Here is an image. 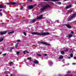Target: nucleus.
<instances>
[{"mask_svg":"<svg viewBox=\"0 0 76 76\" xmlns=\"http://www.w3.org/2000/svg\"><path fill=\"white\" fill-rule=\"evenodd\" d=\"M6 33H7V31H5L3 32H1L0 34H1V35H4V34H6Z\"/></svg>","mask_w":76,"mask_h":76,"instance_id":"obj_9","label":"nucleus"},{"mask_svg":"<svg viewBox=\"0 0 76 76\" xmlns=\"http://www.w3.org/2000/svg\"><path fill=\"white\" fill-rule=\"evenodd\" d=\"M74 51H75V50H74Z\"/></svg>","mask_w":76,"mask_h":76,"instance_id":"obj_57","label":"nucleus"},{"mask_svg":"<svg viewBox=\"0 0 76 76\" xmlns=\"http://www.w3.org/2000/svg\"><path fill=\"white\" fill-rule=\"evenodd\" d=\"M76 16V14L75 13L73 14L71 16H69V18L68 20V21H69L70 20H71L73 18H75Z\"/></svg>","mask_w":76,"mask_h":76,"instance_id":"obj_3","label":"nucleus"},{"mask_svg":"<svg viewBox=\"0 0 76 76\" xmlns=\"http://www.w3.org/2000/svg\"><path fill=\"white\" fill-rule=\"evenodd\" d=\"M37 55L39 57H41V55L40 54H37Z\"/></svg>","mask_w":76,"mask_h":76,"instance_id":"obj_27","label":"nucleus"},{"mask_svg":"<svg viewBox=\"0 0 76 76\" xmlns=\"http://www.w3.org/2000/svg\"><path fill=\"white\" fill-rule=\"evenodd\" d=\"M7 72H8V73H10V72H9L8 71Z\"/></svg>","mask_w":76,"mask_h":76,"instance_id":"obj_49","label":"nucleus"},{"mask_svg":"<svg viewBox=\"0 0 76 76\" xmlns=\"http://www.w3.org/2000/svg\"><path fill=\"white\" fill-rule=\"evenodd\" d=\"M69 51V49H66V50H64V51Z\"/></svg>","mask_w":76,"mask_h":76,"instance_id":"obj_21","label":"nucleus"},{"mask_svg":"<svg viewBox=\"0 0 76 76\" xmlns=\"http://www.w3.org/2000/svg\"><path fill=\"white\" fill-rule=\"evenodd\" d=\"M5 76H8V75H6Z\"/></svg>","mask_w":76,"mask_h":76,"instance_id":"obj_54","label":"nucleus"},{"mask_svg":"<svg viewBox=\"0 0 76 76\" xmlns=\"http://www.w3.org/2000/svg\"><path fill=\"white\" fill-rule=\"evenodd\" d=\"M50 0H51V1H58L59 0H45V1H49Z\"/></svg>","mask_w":76,"mask_h":76,"instance_id":"obj_13","label":"nucleus"},{"mask_svg":"<svg viewBox=\"0 0 76 76\" xmlns=\"http://www.w3.org/2000/svg\"><path fill=\"white\" fill-rule=\"evenodd\" d=\"M43 55V56H47V54H44Z\"/></svg>","mask_w":76,"mask_h":76,"instance_id":"obj_35","label":"nucleus"},{"mask_svg":"<svg viewBox=\"0 0 76 76\" xmlns=\"http://www.w3.org/2000/svg\"><path fill=\"white\" fill-rule=\"evenodd\" d=\"M10 49H12V50H13V48L12 47Z\"/></svg>","mask_w":76,"mask_h":76,"instance_id":"obj_44","label":"nucleus"},{"mask_svg":"<svg viewBox=\"0 0 76 76\" xmlns=\"http://www.w3.org/2000/svg\"><path fill=\"white\" fill-rule=\"evenodd\" d=\"M49 5L47 4L45 5H44L43 6V8L41 9V11L40 12L41 13L42 12L45 10L47 9L48 7H49Z\"/></svg>","mask_w":76,"mask_h":76,"instance_id":"obj_2","label":"nucleus"},{"mask_svg":"<svg viewBox=\"0 0 76 76\" xmlns=\"http://www.w3.org/2000/svg\"><path fill=\"white\" fill-rule=\"evenodd\" d=\"M31 34L33 35H37L44 36L50 35V33L48 32H43L42 33H39V32L37 33V32H32L31 33Z\"/></svg>","mask_w":76,"mask_h":76,"instance_id":"obj_1","label":"nucleus"},{"mask_svg":"<svg viewBox=\"0 0 76 76\" xmlns=\"http://www.w3.org/2000/svg\"><path fill=\"white\" fill-rule=\"evenodd\" d=\"M32 1V0H29V1L31 2Z\"/></svg>","mask_w":76,"mask_h":76,"instance_id":"obj_43","label":"nucleus"},{"mask_svg":"<svg viewBox=\"0 0 76 76\" xmlns=\"http://www.w3.org/2000/svg\"><path fill=\"white\" fill-rule=\"evenodd\" d=\"M27 59H28V60H31V57L28 58Z\"/></svg>","mask_w":76,"mask_h":76,"instance_id":"obj_32","label":"nucleus"},{"mask_svg":"<svg viewBox=\"0 0 76 76\" xmlns=\"http://www.w3.org/2000/svg\"><path fill=\"white\" fill-rule=\"evenodd\" d=\"M0 16H2V13H0Z\"/></svg>","mask_w":76,"mask_h":76,"instance_id":"obj_39","label":"nucleus"},{"mask_svg":"<svg viewBox=\"0 0 76 76\" xmlns=\"http://www.w3.org/2000/svg\"><path fill=\"white\" fill-rule=\"evenodd\" d=\"M67 73H70V71H68L67 72Z\"/></svg>","mask_w":76,"mask_h":76,"instance_id":"obj_42","label":"nucleus"},{"mask_svg":"<svg viewBox=\"0 0 76 76\" xmlns=\"http://www.w3.org/2000/svg\"><path fill=\"white\" fill-rule=\"evenodd\" d=\"M3 56H6V53H4L3 54Z\"/></svg>","mask_w":76,"mask_h":76,"instance_id":"obj_33","label":"nucleus"},{"mask_svg":"<svg viewBox=\"0 0 76 76\" xmlns=\"http://www.w3.org/2000/svg\"><path fill=\"white\" fill-rule=\"evenodd\" d=\"M3 41V39L2 38L0 39V42H1V41Z\"/></svg>","mask_w":76,"mask_h":76,"instance_id":"obj_25","label":"nucleus"},{"mask_svg":"<svg viewBox=\"0 0 76 76\" xmlns=\"http://www.w3.org/2000/svg\"><path fill=\"white\" fill-rule=\"evenodd\" d=\"M17 3L15 2H9V3H6L5 4H7L8 5H9L11 4V5H16V4Z\"/></svg>","mask_w":76,"mask_h":76,"instance_id":"obj_5","label":"nucleus"},{"mask_svg":"<svg viewBox=\"0 0 76 76\" xmlns=\"http://www.w3.org/2000/svg\"><path fill=\"white\" fill-rule=\"evenodd\" d=\"M10 76H15V75L12 74H10Z\"/></svg>","mask_w":76,"mask_h":76,"instance_id":"obj_24","label":"nucleus"},{"mask_svg":"<svg viewBox=\"0 0 76 76\" xmlns=\"http://www.w3.org/2000/svg\"><path fill=\"white\" fill-rule=\"evenodd\" d=\"M15 3H17V4H15V5H16V4H20V3H18V2H16Z\"/></svg>","mask_w":76,"mask_h":76,"instance_id":"obj_29","label":"nucleus"},{"mask_svg":"<svg viewBox=\"0 0 76 76\" xmlns=\"http://www.w3.org/2000/svg\"><path fill=\"white\" fill-rule=\"evenodd\" d=\"M59 76H60V75H61L59 74Z\"/></svg>","mask_w":76,"mask_h":76,"instance_id":"obj_52","label":"nucleus"},{"mask_svg":"<svg viewBox=\"0 0 76 76\" xmlns=\"http://www.w3.org/2000/svg\"><path fill=\"white\" fill-rule=\"evenodd\" d=\"M23 54H29V52L27 50H25L23 52Z\"/></svg>","mask_w":76,"mask_h":76,"instance_id":"obj_12","label":"nucleus"},{"mask_svg":"<svg viewBox=\"0 0 76 76\" xmlns=\"http://www.w3.org/2000/svg\"><path fill=\"white\" fill-rule=\"evenodd\" d=\"M6 6L5 5H3L2 4H0V8L3 9V8H5Z\"/></svg>","mask_w":76,"mask_h":76,"instance_id":"obj_8","label":"nucleus"},{"mask_svg":"<svg viewBox=\"0 0 76 76\" xmlns=\"http://www.w3.org/2000/svg\"><path fill=\"white\" fill-rule=\"evenodd\" d=\"M19 53H20V52L19 51H18L17 52V54H19Z\"/></svg>","mask_w":76,"mask_h":76,"instance_id":"obj_31","label":"nucleus"},{"mask_svg":"<svg viewBox=\"0 0 76 76\" xmlns=\"http://www.w3.org/2000/svg\"><path fill=\"white\" fill-rule=\"evenodd\" d=\"M9 64H10V65H13V63L12 62H11L10 63H9Z\"/></svg>","mask_w":76,"mask_h":76,"instance_id":"obj_18","label":"nucleus"},{"mask_svg":"<svg viewBox=\"0 0 76 76\" xmlns=\"http://www.w3.org/2000/svg\"><path fill=\"white\" fill-rule=\"evenodd\" d=\"M69 38H71L73 37V35L72 34H70L68 35Z\"/></svg>","mask_w":76,"mask_h":76,"instance_id":"obj_15","label":"nucleus"},{"mask_svg":"<svg viewBox=\"0 0 76 76\" xmlns=\"http://www.w3.org/2000/svg\"><path fill=\"white\" fill-rule=\"evenodd\" d=\"M1 54V53L0 52V54Z\"/></svg>","mask_w":76,"mask_h":76,"instance_id":"obj_53","label":"nucleus"},{"mask_svg":"<svg viewBox=\"0 0 76 76\" xmlns=\"http://www.w3.org/2000/svg\"><path fill=\"white\" fill-rule=\"evenodd\" d=\"M34 8V6L32 5H30L28 6V9L29 10H30V9H33Z\"/></svg>","mask_w":76,"mask_h":76,"instance_id":"obj_10","label":"nucleus"},{"mask_svg":"<svg viewBox=\"0 0 76 76\" xmlns=\"http://www.w3.org/2000/svg\"><path fill=\"white\" fill-rule=\"evenodd\" d=\"M28 1H29V0H27Z\"/></svg>","mask_w":76,"mask_h":76,"instance_id":"obj_51","label":"nucleus"},{"mask_svg":"<svg viewBox=\"0 0 76 76\" xmlns=\"http://www.w3.org/2000/svg\"><path fill=\"white\" fill-rule=\"evenodd\" d=\"M12 49H10V51H12Z\"/></svg>","mask_w":76,"mask_h":76,"instance_id":"obj_46","label":"nucleus"},{"mask_svg":"<svg viewBox=\"0 0 76 76\" xmlns=\"http://www.w3.org/2000/svg\"><path fill=\"white\" fill-rule=\"evenodd\" d=\"M72 64H73V65H75V64H76L75 63H73Z\"/></svg>","mask_w":76,"mask_h":76,"instance_id":"obj_37","label":"nucleus"},{"mask_svg":"<svg viewBox=\"0 0 76 76\" xmlns=\"http://www.w3.org/2000/svg\"><path fill=\"white\" fill-rule=\"evenodd\" d=\"M1 11H2V10H0V12H1Z\"/></svg>","mask_w":76,"mask_h":76,"instance_id":"obj_47","label":"nucleus"},{"mask_svg":"<svg viewBox=\"0 0 76 76\" xmlns=\"http://www.w3.org/2000/svg\"><path fill=\"white\" fill-rule=\"evenodd\" d=\"M57 22H58H58H59V20H56Z\"/></svg>","mask_w":76,"mask_h":76,"instance_id":"obj_41","label":"nucleus"},{"mask_svg":"<svg viewBox=\"0 0 76 76\" xmlns=\"http://www.w3.org/2000/svg\"><path fill=\"white\" fill-rule=\"evenodd\" d=\"M73 50V49H71L70 50Z\"/></svg>","mask_w":76,"mask_h":76,"instance_id":"obj_50","label":"nucleus"},{"mask_svg":"<svg viewBox=\"0 0 76 76\" xmlns=\"http://www.w3.org/2000/svg\"><path fill=\"white\" fill-rule=\"evenodd\" d=\"M66 26L67 28H72V27L70 25V24H66V25H63V26Z\"/></svg>","mask_w":76,"mask_h":76,"instance_id":"obj_7","label":"nucleus"},{"mask_svg":"<svg viewBox=\"0 0 76 76\" xmlns=\"http://www.w3.org/2000/svg\"><path fill=\"white\" fill-rule=\"evenodd\" d=\"M42 15H41L40 17H39L37 18V19H33L31 21V23H34V22H35L36 20V19H42Z\"/></svg>","mask_w":76,"mask_h":76,"instance_id":"obj_4","label":"nucleus"},{"mask_svg":"<svg viewBox=\"0 0 76 76\" xmlns=\"http://www.w3.org/2000/svg\"><path fill=\"white\" fill-rule=\"evenodd\" d=\"M15 43H16V42H15Z\"/></svg>","mask_w":76,"mask_h":76,"instance_id":"obj_58","label":"nucleus"},{"mask_svg":"<svg viewBox=\"0 0 76 76\" xmlns=\"http://www.w3.org/2000/svg\"><path fill=\"white\" fill-rule=\"evenodd\" d=\"M75 4H76V2L75 3Z\"/></svg>","mask_w":76,"mask_h":76,"instance_id":"obj_55","label":"nucleus"},{"mask_svg":"<svg viewBox=\"0 0 76 76\" xmlns=\"http://www.w3.org/2000/svg\"><path fill=\"white\" fill-rule=\"evenodd\" d=\"M57 4H61V3L60 2H58L57 3Z\"/></svg>","mask_w":76,"mask_h":76,"instance_id":"obj_28","label":"nucleus"},{"mask_svg":"<svg viewBox=\"0 0 76 76\" xmlns=\"http://www.w3.org/2000/svg\"><path fill=\"white\" fill-rule=\"evenodd\" d=\"M73 55L72 53H71L70 55L71 57H73Z\"/></svg>","mask_w":76,"mask_h":76,"instance_id":"obj_26","label":"nucleus"},{"mask_svg":"<svg viewBox=\"0 0 76 76\" xmlns=\"http://www.w3.org/2000/svg\"><path fill=\"white\" fill-rule=\"evenodd\" d=\"M72 7V5L71 4H69V6H66V9H69V8H70Z\"/></svg>","mask_w":76,"mask_h":76,"instance_id":"obj_11","label":"nucleus"},{"mask_svg":"<svg viewBox=\"0 0 76 76\" xmlns=\"http://www.w3.org/2000/svg\"><path fill=\"white\" fill-rule=\"evenodd\" d=\"M14 32H15L14 31H12L11 32H9L8 33V34H9V35L11 34H13V33H14Z\"/></svg>","mask_w":76,"mask_h":76,"instance_id":"obj_16","label":"nucleus"},{"mask_svg":"<svg viewBox=\"0 0 76 76\" xmlns=\"http://www.w3.org/2000/svg\"><path fill=\"white\" fill-rule=\"evenodd\" d=\"M72 11H72V10H68V12H69V13H71L72 12Z\"/></svg>","mask_w":76,"mask_h":76,"instance_id":"obj_22","label":"nucleus"},{"mask_svg":"<svg viewBox=\"0 0 76 76\" xmlns=\"http://www.w3.org/2000/svg\"><path fill=\"white\" fill-rule=\"evenodd\" d=\"M34 63H35L36 64H38V63H39V61H38L37 60L34 61Z\"/></svg>","mask_w":76,"mask_h":76,"instance_id":"obj_14","label":"nucleus"},{"mask_svg":"<svg viewBox=\"0 0 76 76\" xmlns=\"http://www.w3.org/2000/svg\"><path fill=\"white\" fill-rule=\"evenodd\" d=\"M17 42H20V39H18L17 40Z\"/></svg>","mask_w":76,"mask_h":76,"instance_id":"obj_30","label":"nucleus"},{"mask_svg":"<svg viewBox=\"0 0 76 76\" xmlns=\"http://www.w3.org/2000/svg\"><path fill=\"white\" fill-rule=\"evenodd\" d=\"M51 64H53V62H49Z\"/></svg>","mask_w":76,"mask_h":76,"instance_id":"obj_40","label":"nucleus"},{"mask_svg":"<svg viewBox=\"0 0 76 76\" xmlns=\"http://www.w3.org/2000/svg\"><path fill=\"white\" fill-rule=\"evenodd\" d=\"M40 42L41 44H45V45H47L48 46L50 45V44H48V43L45 42Z\"/></svg>","mask_w":76,"mask_h":76,"instance_id":"obj_6","label":"nucleus"},{"mask_svg":"<svg viewBox=\"0 0 76 76\" xmlns=\"http://www.w3.org/2000/svg\"><path fill=\"white\" fill-rule=\"evenodd\" d=\"M59 58L60 59H62V58H63V56H59Z\"/></svg>","mask_w":76,"mask_h":76,"instance_id":"obj_19","label":"nucleus"},{"mask_svg":"<svg viewBox=\"0 0 76 76\" xmlns=\"http://www.w3.org/2000/svg\"><path fill=\"white\" fill-rule=\"evenodd\" d=\"M19 45V43H16L15 45V47L16 48H17L18 47V46Z\"/></svg>","mask_w":76,"mask_h":76,"instance_id":"obj_17","label":"nucleus"},{"mask_svg":"<svg viewBox=\"0 0 76 76\" xmlns=\"http://www.w3.org/2000/svg\"><path fill=\"white\" fill-rule=\"evenodd\" d=\"M71 33L72 34H73V33H74V32H73V31H71Z\"/></svg>","mask_w":76,"mask_h":76,"instance_id":"obj_34","label":"nucleus"},{"mask_svg":"<svg viewBox=\"0 0 76 76\" xmlns=\"http://www.w3.org/2000/svg\"><path fill=\"white\" fill-rule=\"evenodd\" d=\"M23 34L24 35H25V36H26V32H23Z\"/></svg>","mask_w":76,"mask_h":76,"instance_id":"obj_23","label":"nucleus"},{"mask_svg":"<svg viewBox=\"0 0 76 76\" xmlns=\"http://www.w3.org/2000/svg\"><path fill=\"white\" fill-rule=\"evenodd\" d=\"M23 7H20V10H22V9H23Z\"/></svg>","mask_w":76,"mask_h":76,"instance_id":"obj_36","label":"nucleus"},{"mask_svg":"<svg viewBox=\"0 0 76 76\" xmlns=\"http://www.w3.org/2000/svg\"><path fill=\"white\" fill-rule=\"evenodd\" d=\"M68 0H64V1H67Z\"/></svg>","mask_w":76,"mask_h":76,"instance_id":"obj_48","label":"nucleus"},{"mask_svg":"<svg viewBox=\"0 0 76 76\" xmlns=\"http://www.w3.org/2000/svg\"><path fill=\"white\" fill-rule=\"evenodd\" d=\"M61 54H64V51H61Z\"/></svg>","mask_w":76,"mask_h":76,"instance_id":"obj_20","label":"nucleus"},{"mask_svg":"<svg viewBox=\"0 0 76 76\" xmlns=\"http://www.w3.org/2000/svg\"><path fill=\"white\" fill-rule=\"evenodd\" d=\"M74 59H75V60H76V56H75L74 57Z\"/></svg>","mask_w":76,"mask_h":76,"instance_id":"obj_38","label":"nucleus"},{"mask_svg":"<svg viewBox=\"0 0 76 76\" xmlns=\"http://www.w3.org/2000/svg\"><path fill=\"white\" fill-rule=\"evenodd\" d=\"M68 58H69V59L70 58V56L68 57Z\"/></svg>","mask_w":76,"mask_h":76,"instance_id":"obj_45","label":"nucleus"},{"mask_svg":"<svg viewBox=\"0 0 76 76\" xmlns=\"http://www.w3.org/2000/svg\"><path fill=\"white\" fill-rule=\"evenodd\" d=\"M5 74H6V72H5Z\"/></svg>","mask_w":76,"mask_h":76,"instance_id":"obj_56","label":"nucleus"}]
</instances>
